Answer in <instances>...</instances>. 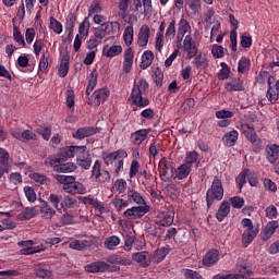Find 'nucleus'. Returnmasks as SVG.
<instances>
[{"label": "nucleus", "instance_id": "obj_38", "mask_svg": "<svg viewBox=\"0 0 279 279\" xmlns=\"http://www.w3.org/2000/svg\"><path fill=\"white\" fill-rule=\"evenodd\" d=\"M154 62V52L151 50L144 51L142 56V62L140 64L143 71L149 69Z\"/></svg>", "mask_w": 279, "mask_h": 279}, {"label": "nucleus", "instance_id": "obj_64", "mask_svg": "<svg viewBox=\"0 0 279 279\" xmlns=\"http://www.w3.org/2000/svg\"><path fill=\"white\" fill-rule=\"evenodd\" d=\"M183 275L185 279H204V277L198 271L193 269H185Z\"/></svg>", "mask_w": 279, "mask_h": 279}, {"label": "nucleus", "instance_id": "obj_55", "mask_svg": "<svg viewBox=\"0 0 279 279\" xmlns=\"http://www.w3.org/2000/svg\"><path fill=\"white\" fill-rule=\"evenodd\" d=\"M232 208L241 210L242 206H245V199L241 196H233L229 199Z\"/></svg>", "mask_w": 279, "mask_h": 279}, {"label": "nucleus", "instance_id": "obj_62", "mask_svg": "<svg viewBox=\"0 0 279 279\" xmlns=\"http://www.w3.org/2000/svg\"><path fill=\"white\" fill-rule=\"evenodd\" d=\"M50 29L54 32V34H61L62 33V23L56 20V17H50Z\"/></svg>", "mask_w": 279, "mask_h": 279}, {"label": "nucleus", "instance_id": "obj_56", "mask_svg": "<svg viewBox=\"0 0 279 279\" xmlns=\"http://www.w3.org/2000/svg\"><path fill=\"white\" fill-rule=\"evenodd\" d=\"M13 38L15 43L25 47V37L21 34V28H19V26L13 27Z\"/></svg>", "mask_w": 279, "mask_h": 279}, {"label": "nucleus", "instance_id": "obj_18", "mask_svg": "<svg viewBox=\"0 0 279 279\" xmlns=\"http://www.w3.org/2000/svg\"><path fill=\"white\" fill-rule=\"evenodd\" d=\"M102 29H106V36H110L111 38H117L121 36V24L119 22H105L101 24Z\"/></svg>", "mask_w": 279, "mask_h": 279}, {"label": "nucleus", "instance_id": "obj_63", "mask_svg": "<svg viewBox=\"0 0 279 279\" xmlns=\"http://www.w3.org/2000/svg\"><path fill=\"white\" fill-rule=\"evenodd\" d=\"M175 37V20H172L166 31V40H171Z\"/></svg>", "mask_w": 279, "mask_h": 279}, {"label": "nucleus", "instance_id": "obj_52", "mask_svg": "<svg viewBox=\"0 0 279 279\" xmlns=\"http://www.w3.org/2000/svg\"><path fill=\"white\" fill-rule=\"evenodd\" d=\"M125 189H128V181H125L124 179L116 180L113 184V190H116L117 193L121 195L122 193H125Z\"/></svg>", "mask_w": 279, "mask_h": 279}, {"label": "nucleus", "instance_id": "obj_40", "mask_svg": "<svg viewBox=\"0 0 279 279\" xmlns=\"http://www.w3.org/2000/svg\"><path fill=\"white\" fill-rule=\"evenodd\" d=\"M35 276H36V278L53 279V272H51V270L47 269V266H45L43 264L36 266Z\"/></svg>", "mask_w": 279, "mask_h": 279}, {"label": "nucleus", "instance_id": "obj_49", "mask_svg": "<svg viewBox=\"0 0 279 279\" xmlns=\"http://www.w3.org/2000/svg\"><path fill=\"white\" fill-rule=\"evenodd\" d=\"M76 22L77 15H75V13H69L65 23V32H74Z\"/></svg>", "mask_w": 279, "mask_h": 279}, {"label": "nucleus", "instance_id": "obj_25", "mask_svg": "<svg viewBox=\"0 0 279 279\" xmlns=\"http://www.w3.org/2000/svg\"><path fill=\"white\" fill-rule=\"evenodd\" d=\"M0 222L2 223L4 230H14L16 228V222L12 219V215L9 211H0Z\"/></svg>", "mask_w": 279, "mask_h": 279}, {"label": "nucleus", "instance_id": "obj_17", "mask_svg": "<svg viewBox=\"0 0 279 279\" xmlns=\"http://www.w3.org/2000/svg\"><path fill=\"white\" fill-rule=\"evenodd\" d=\"M211 279H254V272L247 267L242 268L240 275H221L218 274L214 276Z\"/></svg>", "mask_w": 279, "mask_h": 279}, {"label": "nucleus", "instance_id": "obj_50", "mask_svg": "<svg viewBox=\"0 0 279 279\" xmlns=\"http://www.w3.org/2000/svg\"><path fill=\"white\" fill-rule=\"evenodd\" d=\"M179 34H182V36H185L186 34L191 33V24L189 21L181 19L179 21V27H178Z\"/></svg>", "mask_w": 279, "mask_h": 279}, {"label": "nucleus", "instance_id": "obj_35", "mask_svg": "<svg viewBox=\"0 0 279 279\" xmlns=\"http://www.w3.org/2000/svg\"><path fill=\"white\" fill-rule=\"evenodd\" d=\"M106 29H108V26L106 28L104 27H94L93 36H90L89 40H93L94 43L101 45L104 41V38H106Z\"/></svg>", "mask_w": 279, "mask_h": 279}, {"label": "nucleus", "instance_id": "obj_12", "mask_svg": "<svg viewBox=\"0 0 279 279\" xmlns=\"http://www.w3.org/2000/svg\"><path fill=\"white\" fill-rule=\"evenodd\" d=\"M128 199L129 202H134L135 204H138L140 206L137 207H131L128 208L126 210H147L145 206L147 204L145 203V198L141 195V193L134 191V190H129L128 191Z\"/></svg>", "mask_w": 279, "mask_h": 279}, {"label": "nucleus", "instance_id": "obj_41", "mask_svg": "<svg viewBox=\"0 0 279 279\" xmlns=\"http://www.w3.org/2000/svg\"><path fill=\"white\" fill-rule=\"evenodd\" d=\"M70 60H71V57L69 54L62 56L60 68H59L60 77H65L66 75H69Z\"/></svg>", "mask_w": 279, "mask_h": 279}, {"label": "nucleus", "instance_id": "obj_54", "mask_svg": "<svg viewBox=\"0 0 279 279\" xmlns=\"http://www.w3.org/2000/svg\"><path fill=\"white\" fill-rule=\"evenodd\" d=\"M119 243H121V239H119L117 235L109 236L105 241L107 250H114Z\"/></svg>", "mask_w": 279, "mask_h": 279}, {"label": "nucleus", "instance_id": "obj_1", "mask_svg": "<svg viewBox=\"0 0 279 279\" xmlns=\"http://www.w3.org/2000/svg\"><path fill=\"white\" fill-rule=\"evenodd\" d=\"M125 158H128V151L120 148L113 153L102 154V160L107 167L111 166L112 173L116 178H120L124 171Z\"/></svg>", "mask_w": 279, "mask_h": 279}, {"label": "nucleus", "instance_id": "obj_10", "mask_svg": "<svg viewBox=\"0 0 279 279\" xmlns=\"http://www.w3.org/2000/svg\"><path fill=\"white\" fill-rule=\"evenodd\" d=\"M274 82H276V77L270 75L267 80L268 88L266 97L271 104H276V101L279 99V80L275 83V85Z\"/></svg>", "mask_w": 279, "mask_h": 279}, {"label": "nucleus", "instance_id": "obj_22", "mask_svg": "<svg viewBox=\"0 0 279 279\" xmlns=\"http://www.w3.org/2000/svg\"><path fill=\"white\" fill-rule=\"evenodd\" d=\"M266 160L270 165H275L278 161L279 158V145L270 144L266 146Z\"/></svg>", "mask_w": 279, "mask_h": 279}, {"label": "nucleus", "instance_id": "obj_59", "mask_svg": "<svg viewBox=\"0 0 279 279\" xmlns=\"http://www.w3.org/2000/svg\"><path fill=\"white\" fill-rule=\"evenodd\" d=\"M48 201L50 204H52V206H53V208H56V210H61L60 204L62 202V195L50 194Z\"/></svg>", "mask_w": 279, "mask_h": 279}, {"label": "nucleus", "instance_id": "obj_15", "mask_svg": "<svg viewBox=\"0 0 279 279\" xmlns=\"http://www.w3.org/2000/svg\"><path fill=\"white\" fill-rule=\"evenodd\" d=\"M279 228V222L276 220L269 221L260 231L262 241H269L274 234H276V230Z\"/></svg>", "mask_w": 279, "mask_h": 279}, {"label": "nucleus", "instance_id": "obj_43", "mask_svg": "<svg viewBox=\"0 0 279 279\" xmlns=\"http://www.w3.org/2000/svg\"><path fill=\"white\" fill-rule=\"evenodd\" d=\"M147 213H148L147 210H125L123 215L130 221H136V219H141L142 217H145Z\"/></svg>", "mask_w": 279, "mask_h": 279}, {"label": "nucleus", "instance_id": "obj_30", "mask_svg": "<svg viewBox=\"0 0 279 279\" xmlns=\"http://www.w3.org/2000/svg\"><path fill=\"white\" fill-rule=\"evenodd\" d=\"M56 180L59 184H62V189L66 193L71 184L75 182L76 178L74 175L57 174Z\"/></svg>", "mask_w": 279, "mask_h": 279}, {"label": "nucleus", "instance_id": "obj_36", "mask_svg": "<svg viewBox=\"0 0 279 279\" xmlns=\"http://www.w3.org/2000/svg\"><path fill=\"white\" fill-rule=\"evenodd\" d=\"M183 165H186L190 169H193V165H196V168L199 167V154L195 150L186 153Z\"/></svg>", "mask_w": 279, "mask_h": 279}, {"label": "nucleus", "instance_id": "obj_7", "mask_svg": "<svg viewBox=\"0 0 279 279\" xmlns=\"http://www.w3.org/2000/svg\"><path fill=\"white\" fill-rule=\"evenodd\" d=\"M76 165H78L81 169H85V171L90 169V165H93V157L90 156V150H88L87 146H81V150H78L76 155Z\"/></svg>", "mask_w": 279, "mask_h": 279}, {"label": "nucleus", "instance_id": "obj_8", "mask_svg": "<svg viewBox=\"0 0 279 279\" xmlns=\"http://www.w3.org/2000/svg\"><path fill=\"white\" fill-rule=\"evenodd\" d=\"M160 172L159 175L162 182H171L173 178V162L168 161L167 158H161L159 161Z\"/></svg>", "mask_w": 279, "mask_h": 279}, {"label": "nucleus", "instance_id": "obj_11", "mask_svg": "<svg viewBox=\"0 0 279 279\" xmlns=\"http://www.w3.org/2000/svg\"><path fill=\"white\" fill-rule=\"evenodd\" d=\"M110 97V89L102 87L100 89H97L93 93V95L89 98L90 105L95 106L96 108H99L101 104L107 101V99Z\"/></svg>", "mask_w": 279, "mask_h": 279}, {"label": "nucleus", "instance_id": "obj_23", "mask_svg": "<svg viewBox=\"0 0 279 279\" xmlns=\"http://www.w3.org/2000/svg\"><path fill=\"white\" fill-rule=\"evenodd\" d=\"M147 136H149V130L141 129L133 133H131V143L134 145H143L144 141H147Z\"/></svg>", "mask_w": 279, "mask_h": 279}, {"label": "nucleus", "instance_id": "obj_6", "mask_svg": "<svg viewBox=\"0 0 279 279\" xmlns=\"http://www.w3.org/2000/svg\"><path fill=\"white\" fill-rule=\"evenodd\" d=\"M240 128L246 141L253 144L254 147L258 148L260 145H263V141L256 134V129H254V125H251L250 123H241Z\"/></svg>", "mask_w": 279, "mask_h": 279}, {"label": "nucleus", "instance_id": "obj_44", "mask_svg": "<svg viewBox=\"0 0 279 279\" xmlns=\"http://www.w3.org/2000/svg\"><path fill=\"white\" fill-rule=\"evenodd\" d=\"M192 64H195L196 69H207L208 58H206V54H196L192 61Z\"/></svg>", "mask_w": 279, "mask_h": 279}, {"label": "nucleus", "instance_id": "obj_20", "mask_svg": "<svg viewBox=\"0 0 279 279\" xmlns=\"http://www.w3.org/2000/svg\"><path fill=\"white\" fill-rule=\"evenodd\" d=\"M108 269H110V265L101 260L93 262L85 266V271L88 274H104V271H108Z\"/></svg>", "mask_w": 279, "mask_h": 279}, {"label": "nucleus", "instance_id": "obj_2", "mask_svg": "<svg viewBox=\"0 0 279 279\" xmlns=\"http://www.w3.org/2000/svg\"><path fill=\"white\" fill-rule=\"evenodd\" d=\"M149 90V83L145 78L135 82L131 90V99L136 108H147L150 101L149 98L143 97Z\"/></svg>", "mask_w": 279, "mask_h": 279}, {"label": "nucleus", "instance_id": "obj_3", "mask_svg": "<svg viewBox=\"0 0 279 279\" xmlns=\"http://www.w3.org/2000/svg\"><path fill=\"white\" fill-rule=\"evenodd\" d=\"M221 202L223 199V182L219 178H215L211 187L207 190L206 202L208 208L213 206V202Z\"/></svg>", "mask_w": 279, "mask_h": 279}, {"label": "nucleus", "instance_id": "obj_60", "mask_svg": "<svg viewBox=\"0 0 279 279\" xmlns=\"http://www.w3.org/2000/svg\"><path fill=\"white\" fill-rule=\"evenodd\" d=\"M21 136H22V142L23 143H27V142H29V141H36L38 137H37V135H36V133H34V132H32V131H29V130H24L23 132H22V134H21Z\"/></svg>", "mask_w": 279, "mask_h": 279}, {"label": "nucleus", "instance_id": "obj_39", "mask_svg": "<svg viewBox=\"0 0 279 279\" xmlns=\"http://www.w3.org/2000/svg\"><path fill=\"white\" fill-rule=\"evenodd\" d=\"M191 171H193V169L191 167L186 166L185 163H182L175 170L174 180L175 179L177 180H186V178H189V175H191Z\"/></svg>", "mask_w": 279, "mask_h": 279}, {"label": "nucleus", "instance_id": "obj_5", "mask_svg": "<svg viewBox=\"0 0 279 279\" xmlns=\"http://www.w3.org/2000/svg\"><path fill=\"white\" fill-rule=\"evenodd\" d=\"M92 178L98 184H106L110 183L112 177L110 175V171L101 169V161L97 159L92 167Z\"/></svg>", "mask_w": 279, "mask_h": 279}, {"label": "nucleus", "instance_id": "obj_34", "mask_svg": "<svg viewBox=\"0 0 279 279\" xmlns=\"http://www.w3.org/2000/svg\"><path fill=\"white\" fill-rule=\"evenodd\" d=\"M65 193H70L71 195H86V186L80 182L73 181Z\"/></svg>", "mask_w": 279, "mask_h": 279}, {"label": "nucleus", "instance_id": "obj_26", "mask_svg": "<svg viewBox=\"0 0 279 279\" xmlns=\"http://www.w3.org/2000/svg\"><path fill=\"white\" fill-rule=\"evenodd\" d=\"M150 29L148 25H143L140 28L138 35H137V45L138 47H145L149 43V34Z\"/></svg>", "mask_w": 279, "mask_h": 279}, {"label": "nucleus", "instance_id": "obj_32", "mask_svg": "<svg viewBox=\"0 0 279 279\" xmlns=\"http://www.w3.org/2000/svg\"><path fill=\"white\" fill-rule=\"evenodd\" d=\"M107 263L111 265H123L128 267V265H132V259L128 257H121V255L112 254L107 257Z\"/></svg>", "mask_w": 279, "mask_h": 279}, {"label": "nucleus", "instance_id": "obj_33", "mask_svg": "<svg viewBox=\"0 0 279 279\" xmlns=\"http://www.w3.org/2000/svg\"><path fill=\"white\" fill-rule=\"evenodd\" d=\"M133 259L138 263L142 267H149L151 265V259H149L148 252H138L133 254Z\"/></svg>", "mask_w": 279, "mask_h": 279}, {"label": "nucleus", "instance_id": "obj_61", "mask_svg": "<svg viewBox=\"0 0 279 279\" xmlns=\"http://www.w3.org/2000/svg\"><path fill=\"white\" fill-rule=\"evenodd\" d=\"M101 10V2L99 0H93L88 9V14H99Z\"/></svg>", "mask_w": 279, "mask_h": 279}, {"label": "nucleus", "instance_id": "obj_29", "mask_svg": "<svg viewBox=\"0 0 279 279\" xmlns=\"http://www.w3.org/2000/svg\"><path fill=\"white\" fill-rule=\"evenodd\" d=\"M258 235V229H246L244 230L242 234V245L243 247H247L251 245L255 239V236Z\"/></svg>", "mask_w": 279, "mask_h": 279}, {"label": "nucleus", "instance_id": "obj_45", "mask_svg": "<svg viewBox=\"0 0 279 279\" xmlns=\"http://www.w3.org/2000/svg\"><path fill=\"white\" fill-rule=\"evenodd\" d=\"M251 66H252V61H250L247 57H241V59L238 62V73H241L242 75L244 73H247Z\"/></svg>", "mask_w": 279, "mask_h": 279}, {"label": "nucleus", "instance_id": "obj_57", "mask_svg": "<svg viewBox=\"0 0 279 279\" xmlns=\"http://www.w3.org/2000/svg\"><path fill=\"white\" fill-rule=\"evenodd\" d=\"M226 48L223 46L214 45L211 48V56L216 59L223 58L226 56Z\"/></svg>", "mask_w": 279, "mask_h": 279}, {"label": "nucleus", "instance_id": "obj_13", "mask_svg": "<svg viewBox=\"0 0 279 279\" xmlns=\"http://www.w3.org/2000/svg\"><path fill=\"white\" fill-rule=\"evenodd\" d=\"M173 217H175V213L173 210L160 211L155 221L160 225L161 228H167L173 223Z\"/></svg>", "mask_w": 279, "mask_h": 279}, {"label": "nucleus", "instance_id": "obj_14", "mask_svg": "<svg viewBox=\"0 0 279 279\" xmlns=\"http://www.w3.org/2000/svg\"><path fill=\"white\" fill-rule=\"evenodd\" d=\"M81 150V146H65L63 147L58 157L52 158V160H69V158H74Z\"/></svg>", "mask_w": 279, "mask_h": 279}, {"label": "nucleus", "instance_id": "obj_27", "mask_svg": "<svg viewBox=\"0 0 279 279\" xmlns=\"http://www.w3.org/2000/svg\"><path fill=\"white\" fill-rule=\"evenodd\" d=\"M146 232L147 234H150V236H157L160 239V236L165 234V228L158 225V222L155 220L146 226Z\"/></svg>", "mask_w": 279, "mask_h": 279}, {"label": "nucleus", "instance_id": "obj_24", "mask_svg": "<svg viewBox=\"0 0 279 279\" xmlns=\"http://www.w3.org/2000/svg\"><path fill=\"white\" fill-rule=\"evenodd\" d=\"M169 252H171V246H169V245L157 248L150 258L151 263H155V265L162 263V260H165V258H167Z\"/></svg>", "mask_w": 279, "mask_h": 279}, {"label": "nucleus", "instance_id": "obj_28", "mask_svg": "<svg viewBox=\"0 0 279 279\" xmlns=\"http://www.w3.org/2000/svg\"><path fill=\"white\" fill-rule=\"evenodd\" d=\"M236 141H239V131L236 130L227 132L222 137V143L226 147H234Z\"/></svg>", "mask_w": 279, "mask_h": 279}, {"label": "nucleus", "instance_id": "obj_37", "mask_svg": "<svg viewBox=\"0 0 279 279\" xmlns=\"http://www.w3.org/2000/svg\"><path fill=\"white\" fill-rule=\"evenodd\" d=\"M121 53H123V47L121 46H105L102 48V54L106 56V58H114L121 56Z\"/></svg>", "mask_w": 279, "mask_h": 279}, {"label": "nucleus", "instance_id": "obj_4", "mask_svg": "<svg viewBox=\"0 0 279 279\" xmlns=\"http://www.w3.org/2000/svg\"><path fill=\"white\" fill-rule=\"evenodd\" d=\"M66 160L47 158L45 160L46 167H52L57 173H73L77 169V165L74 162H66Z\"/></svg>", "mask_w": 279, "mask_h": 279}, {"label": "nucleus", "instance_id": "obj_51", "mask_svg": "<svg viewBox=\"0 0 279 279\" xmlns=\"http://www.w3.org/2000/svg\"><path fill=\"white\" fill-rule=\"evenodd\" d=\"M77 203L75 198L71 196H64V198H61L60 208L61 210H66V208H73V206Z\"/></svg>", "mask_w": 279, "mask_h": 279}, {"label": "nucleus", "instance_id": "obj_31", "mask_svg": "<svg viewBox=\"0 0 279 279\" xmlns=\"http://www.w3.org/2000/svg\"><path fill=\"white\" fill-rule=\"evenodd\" d=\"M92 246L93 240H74L69 244V247L71 250H77L78 252H82L83 250H86Z\"/></svg>", "mask_w": 279, "mask_h": 279}, {"label": "nucleus", "instance_id": "obj_46", "mask_svg": "<svg viewBox=\"0 0 279 279\" xmlns=\"http://www.w3.org/2000/svg\"><path fill=\"white\" fill-rule=\"evenodd\" d=\"M123 40L126 47H130L134 43V26H126L123 33Z\"/></svg>", "mask_w": 279, "mask_h": 279}, {"label": "nucleus", "instance_id": "obj_47", "mask_svg": "<svg viewBox=\"0 0 279 279\" xmlns=\"http://www.w3.org/2000/svg\"><path fill=\"white\" fill-rule=\"evenodd\" d=\"M247 173H250V169L245 168L235 178V184L240 191H241V189H243V186H245V184L247 182Z\"/></svg>", "mask_w": 279, "mask_h": 279}, {"label": "nucleus", "instance_id": "obj_42", "mask_svg": "<svg viewBox=\"0 0 279 279\" xmlns=\"http://www.w3.org/2000/svg\"><path fill=\"white\" fill-rule=\"evenodd\" d=\"M95 86H97V70H93L88 76V84L86 87L87 97L95 90Z\"/></svg>", "mask_w": 279, "mask_h": 279}, {"label": "nucleus", "instance_id": "obj_9", "mask_svg": "<svg viewBox=\"0 0 279 279\" xmlns=\"http://www.w3.org/2000/svg\"><path fill=\"white\" fill-rule=\"evenodd\" d=\"M183 51L186 53V60H193L198 53L197 41L191 35H186L183 39Z\"/></svg>", "mask_w": 279, "mask_h": 279}, {"label": "nucleus", "instance_id": "obj_21", "mask_svg": "<svg viewBox=\"0 0 279 279\" xmlns=\"http://www.w3.org/2000/svg\"><path fill=\"white\" fill-rule=\"evenodd\" d=\"M227 93H238L245 90V87L243 86V81L241 78H230L229 82L225 85Z\"/></svg>", "mask_w": 279, "mask_h": 279}, {"label": "nucleus", "instance_id": "obj_19", "mask_svg": "<svg viewBox=\"0 0 279 279\" xmlns=\"http://www.w3.org/2000/svg\"><path fill=\"white\" fill-rule=\"evenodd\" d=\"M202 263L204 267H215L219 263V250L211 248L203 257Z\"/></svg>", "mask_w": 279, "mask_h": 279}, {"label": "nucleus", "instance_id": "obj_16", "mask_svg": "<svg viewBox=\"0 0 279 279\" xmlns=\"http://www.w3.org/2000/svg\"><path fill=\"white\" fill-rule=\"evenodd\" d=\"M95 134H99V128L84 126L77 129L76 132L73 133V138L84 141V138H88V136H95Z\"/></svg>", "mask_w": 279, "mask_h": 279}, {"label": "nucleus", "instance_id": "obj_48", "mask_svg": "<svg viewBox=\"0 0 279 279\" xmlns=\"http://www.w3.org/2000/svg\"><path fill=\"white\" fill-rule=\"evenodd\" d=\"M19 245L24 247V254H36V252H43V250H35L34 241L32 240L19 242Z\"/></svg>", "mask_w": 279, "mask_h": 279}, {"label": "nucleus", "instance_id": "obj_53", "mask_svg": "<svg viewBox=\"0 0 279 279\" xmlns=\"http://www.w3.org/2000/svg\"><path fill=\"white\" fill-rule=\"evenodd\" d=\"M221 70L218 73V80L223 81L228 80L230 77V66H228V63L221 62L220 63Z\"/></svg>", "mask_w": 279, "mask_h": 279}, {"label": "nucleus", "instance_id": "obj_58", "mask_svg": "<svg viewBox=\"0 0 279 279\" xmlns=\"http://www.w3.org/2000/svg\"><path fill=\"white\" fill-rule=\"evenodd\" d=\"M32 180H34V182H36L37 184H50L51 180H49V178H47L46 175L44 174H40V173H33L32 174Z\"/></svg>", "mask_w": 279, "mask_h": 279}]
</instances>
